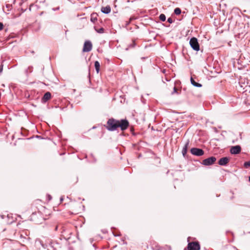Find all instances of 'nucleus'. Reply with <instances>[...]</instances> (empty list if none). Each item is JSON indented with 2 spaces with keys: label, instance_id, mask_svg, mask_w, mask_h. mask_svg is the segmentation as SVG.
<instances>
[{
  "label": "nucleus",
  "instance_id": "dca6fc26",
  "mask_svg": "<svg viewBox=\"0 0 250 250\" xmlns=\"http://www.w3.org/2000/svg\"><path fill=\"white\" fill-rule=\"evenodd\" d=\"M96 16H97V14L96 13H93L91 15L90 20L93 23H95L96 22V21H97V18Z\"/></svg>",
  "mask_w": 250,
  "mask_h": 250
},
{
  "label": "nucleus",
  "instance_id": "423d86ee",
  "mask_svg": "<svg viewBox=\"0 0 250 250\" xmlns=\"http://www.w3.org/2000/svg\"><path fill=\"white\" fill-rule=\"evenodd\" d=\"M190 153L193 155L201 156L204 155V151L201 148L193 147L190 149Z\"/></svg>",
  "mask_w": 250,
  "mask_h": 250
},
{
  "label": "nucleus",
  "instance_id": "b1692460",
  "mask_svg": "<svg viewBox=\"0 0 250 250\" xmlns=\"http://www.w3.org/2000/svg\"><path fill=\"white\" fill-rule=\"evenodd\" d=\"M3 27V23L1 22H0V30H2Z\"/></svg>",
  "mask_w": 250,
  "mask_h": 250
},
{
  "label": "nucleus",
  "instance_id": "bb28decb",
  "mask_svg": "<svg viewBox=\"0 0 250 250\" xmlns=\"http://www.w3.org/2000/svg\"><path fill=\"white\" fill-rule=\"evenodd\" d=\"M129 23H130V21H126V23H125V25L127 26V25H128L129 24Z\"/></svg>",
  "mask_w": 250,
  "mask_h": 250
},
{
  "label": "nucleus",
  "instance_id": "f8f14e48",
  "mask_svg": "<svg viewBox=\"0 0 250 250\" xmlns=\"http://www.w3.org/2000/svg\"><path fill=\"white\" fill-rule=\"evenodd\" d=\"M189 144V141L188 140L187 141V142H186V143L185 144L184 147L183 148L182 152V154L184 157H185L186 155V154H187V152L188 151V147Z\"/></svg>",
  "mask_w": 250,
  "mask_h": 250
},
{
  "label": "nucleus",
  "instance_id": "c756f323",
  "mask_svg": "<svg viewBox=\"0 0 250 250\" xmlns=\"http://www.w3.org/2000/svg\"><path fill=\"white\" fill-rule=\"evenodd\" d=\"M63 198H62V197H61V198H60V201H61V202H62V201H63Z\"/></svg>",
  "mask_w": 250,
  "mask_h": 250
},
{
  "label": "nucleus",
  "instance_id": "6ab92c4d",
  "mask_svg": "<svg viewBox=\"0 0 250 250\" xmlns=\"http://www.w3.org/2000/svg\"><path fill=\"white\" fill-rule=\"evenodd\" d=\"M244 166L246 168H248V167H250V161L245 162L244 164Z\"/></svg>",
  "mask_w": 250,
  "mask_h": 250
},
{
  "label": "nucleus",
  "instance_id": "c85d7f7f",
  "mask_svg": "<svg viewBox=\"0 0 250 250\" xmlns=\"http://www.w3.org/2000/svg\"><path fill=\"white\" fill-rule=\"evenodd\" d=\"M134 43H133V44H130V47H134Z\"/></svg>",
  "mask_w": 250,
  "mask_h": 250
},
{
  "label": "nucleus",
  "instance_id": "412c9836",
  "mask_svg": "<svg viewBox=\"0 0 250 250\" xmlns=\"http://www.w3.org/2000/svg\"><path fill=\"white\" fill-rule=\"evenodd\" d=\"M96 31L99 33H103L104 32V29L103 28H101L99 30H96Z\"/></svg>",
  "mask_w": 250,
  "mask_h": 250
},
{
  "label": "nucleus",
  "instance_id": "a878e982",
  "mask_svg": "<svg viewBox=\"0 0 250 250\" xmlns=\"http://www.w3.org/2000/svg\"><path fill=\"white\" fill-rule=\"evenodd\" d=\"M134 19H135V18L134 17H131L130 18L129 21H130V22L131 21H132V20H133Z\"/></svg>",
  "mask_w": 250,
  "mask_h": 250
},
{
  "label": "nucleus",
  "instance_id": "5701e85b",
  "mask_svg": "<svg viewBox=\"0 0 250 250\" xmlns=\"http://www.w3.org/2000/svg\"><path fill=\"white\" fill-rule=\"evenodd\" d=\"M167 22H168L169 23H172L173 22V21L171 18H169L167 19Z\"/></svg>",
  "mask_w": 250,
  "mask_h": 250
},
{
  "label": "nucleus",
  "instance_id": "f3484780",
  "mask_svg": "<svg viewBox=\"0 0 250 250\" xmlns=\"http://www.w3.org/2000/svg\"><path fill=\"white\" fill-rule=\"evenodd\" d=\"M159 19L161 21H166V17L164 14H161L159 16Z\"/></svg>",
  "mask_w": 250,
  "mask_h": 250
},
{
  "label": "nucleus",
  "instance_id": "4be33fe9",
  "mask_svg": "<svg viewBox=\"0 0 250 250\" xmlns=\"http://www.w3.org/2000/svg\"><path fill=\"white\" fill-rule=\"evenodd\" d=\"M177 88H176L175 86H174V87H173V92L171 93V94H172V95H173L174 93H177Z\"/></svg>",
  "mask_w": 250,
  "mask_h": 250
},
{
  "label": "nucleus",
  "instance_id": "9b49d317",
  "mask_svg": "<svg viewBox=\"0 0 250 250\" xmlns=\"http://www.w3.org/2000/svg\"><path fill=\"white\" fill-rule=\"evenodd\" d=\"M51 97V94L50 92H46L43 97L42 99V103H46L48 100H49Z\"/></svg>",
  "mask_w": 250,
  "mask_h": 250
},
{
  "label": "nucleus",
  "instance_id": "2eb2a0df",
  "mask_svg": "<svg viewBox=\"0 0 250 250\" xmlns=\"http://www.w3.org/2000/svg\"><path fill=\"white\" fill-rule=\"evenodd\" d=\"M94 66H95L97 73H98L100 71V64L99 62L98 61L95 62Z\"/></svg>",
  "mask_w": 250,
  "mask_h": 250
},
{
  "label": "nucleus",
  "instance_id": "cd10ccee",
  "mask_svg": "<svg viewBox=\"0 0 250 250\" xmlns=\"http://www.w3.org/2000/svg\"><path fill=\"white\" fill-rule=\"evenodd\" d=\"M59 7H57V8H55H55H53V10H54V11H55V10H59Z\"/></svg>",
  "mask_w": 250,
  "mask_h": 250
},
{
  "label": "nucleus",
  "instance_id": "6e6552de",
  "mask_svg": "<svg viewBox=\"0 0 250 250\" xmlns=\"http://www.w3.org/2000/svg\"><path fill=\"white\" fill-rule=\"evenodd\" d=\"M92 44L90 41H86L84 42L83 51V52H88L92 50Z\"/></svg>",
  "mask_w": 250,
  "mask_h": 250
},
{
  "label": "nucleus",
  "instance_id": "20e7f679",
  "mask_svg": "<svg viewBox=\"0 0 250 250\" xmlns=\"http://www.w3.org/2000/svg\"><path fill=\"white\" fill-rule=\"evenodd\" d=\"M189 44L194 50L198 51L200 50L199 44L198 40L196 38L192 37L190 39Z\"/></svg>",
  "mask_w": 250,
  "mask_h": 250
},
{
  "label": "nucleus",
  "instance_id": "f257e3e1",
  "mask_svg": "<svg viewBox=\"0 0 250 250\" xmlns=\"http://www.w3.org/2000/svg\"><path fill=\"white\" fill-rule=\"evenodd\" d=\"M129 126V122L126 119H122L117 120L114 118H110L108 120L105 127L111 131L117 130L118 127H120L121 130L124 131Z\"/></svg>",
  "mask_w": 250,
  "mask_h": 250
},
{
  "label": "nucleus",
  "instance_id": "4468645a",
  "mask_svg": "<svg viewBox=\"0 0 250 250\" xmlns=\"http://www.w3.org/2000/svg\"><path fill=\"white\" fill-rule=\"evenodd\" d=\"M190 82L195 87H201L202 86V84L196 83L192 77L190 78Z\"/></svg>",
  "mask_w": 250,
  "mask_h": 250
},
{
  "label": "nucleus",
  "instance_id": "7ed1b4c3",
  "mask_svg": "<svg viewBox=\"0 0 250 250\" xmlns=\"http://www.w3.org/2000/svg\"><path fill=\"white\" fill-rule=\"evenodd\" d=\"M31 220L36 224H40L43 220V218L40 212L33 213L31 216Z\"/></svg>",
  "mask_w": 250,
  "mask_h": 250
},
{
  "label": "nucleus",
  "instance_id": "2f4dec72",
  "mask_svg": "<svg viewBox=\"0 0 250 250\" xmlns=\"http://www.w3.org/2000/svg\"><path fill=\"white\" fill-rule=\"evenodd\" d=\"M249 181L250 182V176L249 177Z\"/></svg>",
  "mask_w": 250,
  "mask_h": 250
},
{
  "label": "nucleus",
  "instance_id": "aec40b11",
  "mask_svg": "<svg viewBox=\"0 0 250 250\" xmlns=\"http://www.w3.org/2000/svg\"><path fill=\"white\" fill-rule=\"evenodd\" d=\"M6 7L8 9V11H10L12 8V5L11 4H7L6 5Z\"/></svg>",
  "mask_w": 250,
  "mask_h": 250
},
{
  "label": "nucleus",
  "instance_id": "f03ea898",
  "mask_svg": "<svg viewBox=\"0 0 250 250\" xmlns=\"http://www.w3.org/2000/svg\"><path fill=\"white\" fill-rule=\"evenodd\" d=\"M35 243L37 246L39 245L42 246L43 250H56V248H54V245L52 243L49 244L48 245H46L43 244L42 241L38 239L36 240Z\"/></svg>",
  "mask_w": 250,
  "mask_h": 250
},
{
  "label": "nucleus",
  "instance_id": "1a4fd4ad",
  "mask_svg": "<svg viewBox=\"0 0 250 250\" xmlns=\"http://www.w3.org/2000/svg\"><path fill=\"white\" fill-rule=\"evenodd\" d=\"M241 147L240 146H232L230 152L232 154H237L241 152Z\"/></svg>",
  "mask_w": 250,
  "mask_h": 250
},
{
  "label": "nucleus",
  "instance_id": "a211bd4d",
  "mask_svg": "<svg viewBox=\"0 0 250 250\" xmlns=\"http://www.w3.org/2000/svg\"><path fill=\"white\" fill-rule=\"evenodd\" d=\"M181 13V10L179 8H176L174 9V13L176 15H179Z\"/></svg>",
  "mask_w": 250,
  "mask_h": 250
},
{
  "label": "nucleus",
  "instance_id": "393cba45",
  "mask_svg": "<svg viewBox=\"0 0 250 250\" xmlns=\"http://www.w3.org/2000/svg\"><path fill=\"white\" fill-rule=\"evenodd\" d=\"M3 66L2 65H0V74L2 72V70H3Z\"/></svg>",
  "mask_w": 250,
  "mask_h": 250
},
{
  "label": "nucleus",
  "instance_id": "0eeeda50",
  "mask_svg": "<svg viewBox=\"0 0 250 250\" xmlns=\"http://www.w3.org/2000/svg\"><path fill=\"white\" fill-rule=\"evenodd\" d=\"M200 247L198 242H193L188 244V250H200Z\"/></svg>",
  "mask_w": 250,
  "mask_h": 250
},
{
  "label": "nucleus",
  "instance_id": "39448f33",
  "mask_svg": "<svg viewBox=\"0 0 250 250\" xmlns=\"http://www.w3.org/2000/svg\"><path fill=\"white\" fill-rule=\"evenodd\" d=\"M216 160V158L214 156L208 158L203 160L202 164L204 166H210L213 164Z\"/></svg>",
  "mask_w": 250,
  "mask_h": 250
},
{
  "label": "nucleus",
  "instance_id": "ddd939ff",
  "mask_svg": "<svg viewBox=\"0 0 250 250\" xmlns=\"http://www.w3.org/2000/svg\"><path fill=\"white\" fill-rule=\"evenodd\" d=\"M101 11L103 13L106 14H108L111 11V8H110V6H109V5H107L105 7H103L101 8Z\"/></svg>",
  "mask_w": 250,
  "mask_h": 250
},
{
  "label": "nucleus",
  "instance_id": "7c9ffc66",
  "mask_svg": "<svg viewBox=\"0 0 250 250\" xmlns=\"http://www.w3.org/2000/svg\"><path fill=\"white\" fill-rule=\"evenodd\" d=\"M58 229V226H56L55 228V230H57Z\"/></svg>",
  "mask_w": 250,
  "mask_h": 250
},
{
  "label": "nucleus",
  "instance_id": "9d476101",
  "mask_svg": "<svg viewBox=\"0 0 250 250\" xmlns=\"http://www.w3.org/2000/svg\"><path fill=\"white\" fill-rule=\"evenodd\" d=\"M229 161V158L227 157L221 158L218 161V164L220 166H226Z\"/></svg>",
  "mask_w": 250,
  "mask_h": 250
}]
</instances>
